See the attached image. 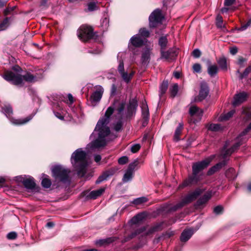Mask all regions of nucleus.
Here are the masks:
<instances>
[{"label":"nucleus","mask_w":251,"mask_h":251,"mask_svg":"<svg viewBox=\"0 0 251 251\" xmlns=\"http://www.w3.org/2000/svg\"><path fill=\"white\" fill-rule=\"evenodd\" d=\"M114 109L115 108L113 106L108 107L104 116L98 121L94 131L90 136V138L93 139V140L88 145L91 150L102 148L106 145V137L110 133V128L108 126V125Z\"/></svg>","instance_id":"nucleus-1"},{"label":"nucleus","mask_w":251,"mask_h":251,"mask_svg":"<svg viewBox=\"0 0 251 251\" xmlns=\"http://www.w3.org/2000/svg\"><path fill=\"white\" fill-rule=\"evenodd\" d=\"M210 162V159L206 158L193 163L192 167V174L188 176L187 178L185 179L183 183L179 185V187L183 188L197 185L202 179V171L209 166Z\"/></svg>","instance_id":"nucleus-2"},{"label":"nucleus","mask_w":251,"mask_h":251,"mask_svg":"<svg viewBox=\"0 0 251 251\" xmlns=\"http://www.w3.org/2000/svg\"><path fill=\"white\" fill-rule=\"evenodd\" d=\"M86 156V152L81 148L76 150L71 156V163L77 171V175L81 177L84 176L86 172L88 165Z\"/></svg>","instance_id":"nucleus-3"},{"label":"nucleus","mask_w":251,"mask_h":251,"mask_svg":"<svg viewBox=\"0 0 251 251\" xmlns=\"http://www.w3.org/2000/svg\"><path fill=\"white\" fill-rule=\"evenodd\" d=\"M3 77L6 81L11 82L12 84L19 86H22L24 84L23 80L29 83H33L38 80L36 76L30 73H26L25 75L15 74L10 71L5 72Z\"/></svg>","instance_id":"nucleus-4"},{"label":"nucleus","mask_w":251,"mask_h":251,"mask_svg":"<svg viewBox=\"0 0 251 251\" xmlns=\"http://www.w3.org/2000/svg\"><path fill=\"white\" fill-rule=\"evenodd\" d=\"M70 170L61 165H56L52 169V176L56 181L58 180L64 184H70Z\"/></svg>","instance_id":"nucleus-5"},{"label":"nucleus","mask_w":251,"mask_h":251,"mask_svg":"<svg viewBox=\"0 0 251 251\" xmlns=\"http://www.w3.org/2000/svg\"><path fill=\"white\" fill-rule=\"evenodd\" d=\"M78 37L83 42H88L90 40L95 41L98 39V35L94 32L93 28L88 25H83L80 27Z\"/></svg>","instance_id":"nucleus-6"},{"label":"nucleus","mask_w":251,"mask_h":251,"mask_svg":"<svg viewBox=\"0 0 251 251\" xmlns=\"http://www.w3.org/2000/svg\"><path fill=\"white\" fill-rule=\"evenodd\" d=\"M1 112L10 120L11 122L15 125H21L26 124L31 120L33 115H30L24 119H15L11 116L13 114V109L10 105H5L2 107Z\"/></svg>","instance_id":"nucleus-7"},{"label":"nucleus","mask_w":251,"mask_h":251,"mask_svg":"<svg viewBox=\"0 0 251 251\" xmlns=\"http://www.w3.org/2000/svg\"><path fill=\"white\" fill-rule=\"evenodd\" d=\"M164 19L161 10L159 9L154 10L150 15L149 18V26L150 28H154L159 25L161 24Z\"/></svg>","instance_id":"nucleus-8"},{"label":"nucleus","mask_w":251,"mask_h":251,"mask_svg":"<svg viewBox=\"0 0 251 251\" xmlns=\"http://www.w3.org/2000/svg\"><path fill=\"white\" fill-rule=\"evenodd\" d=\"M239 136L236 138V142L233 145V146L229 149H226V146L225 145L222 151V156L223 159H226L232 153L237 151L239 147L243 144L242 141V137H240L239 139Z\"/></svg>","instance_id":"nucleus-9"},{"label":"nucleus","mask_w":251,"mask_h":251,"mask_svg":"<svg viewBox=\"0 0 251 251\" xmlns=\"http://www.w3.org/2000/svg\"><path fill=\"white\" fill-rule=\"evenodd\" d=\"M137 107L138 101L135 98L129 100L126 112V117L127 119L130 118L135 115Z\"/></svg>","instance_id":"nucleus-10"},{"label":"nucleus","mask_w":251,"mask_h":251,"mask_svg":"<svg viewBox=\"0 0 251 251\" xmlns=\"http://www.w3.org/2000/svg\"><path fill=\"white\" fill-rule=\"evenodd\" d=\"M178 53V50L175 48H170L167 51H165V50H160V59L172 60L177 56Z\"/></svg>","instance_id":"nucleus-11"},{"label":"nucleus","mask_w":251,"mask_h":251,"mask_svg":"<svg viewBox=\"0 0 251 251\" xmlns=\"http://www.w3.org/2000/svg\"><path fill=\"white\" fill-rule=\"evenodd\" d=\"M204 190L200 188H196L194 191L186 195L183 199L186 204H189L196 200L203 192Z\"/></svg>","instance_id":"nucleus-12"},{"label":"nucleus","mask_w":251,"mask_h":251,"mask_svg":"<svg viewBox=\"0 0 251 251\" xmlns=\"http://www.w3.org/2000/svg\"><path fill=\"white\" fill-rule=\"evenodd\" d=\"M212 197L211 192L208 191L200 198L195 204L196 208H201Z\"/></svg>","instance_id":"nucleus-13"},{"label":"nucleus","mask_w":251,"mask_h":251,"mask_svg":"<svg viewBox=\"0 0 251 251\" xmlns=\"http://www.w3.org/2000/svg\"><path fill=\"white\" fill-rule=\"evenodd\" d=\"M20 181L26 189L31 190H35L36 189V185L33 177L29 176L27 178L20 177Z\"/></svg>","instance_id":"nucleus-14"},{"label":"nucleus","mask_w":251,"mask_h":251,"mask_svg":"<svg viewBox=\"0 0 251 251\" xmlns=\"http://www.w3.org/2000/svg\"><path fill=\"white\" fill-rule=\"evenodd\" d=\"M103 93V88L100 86L97 90L94 92L90 97V101L93 105L99 102L101 100Z\"/></svg>","instance_id":"nucleus-15"},{"label":"nucleus","mask_w":251,"mask_h":251,"mask_svg":"<svg viewBox=\"0 0 251 251\" xmlns=\"http://www.w3.org/2000/svg\"><path fill=\"white\" fill-rule=\"evenodd\" d=\"M248 94L245 92H240L234 96L232 104L234 106H237L245 102L248 98Z\"/></svg>","instance_id":"nucleus-16"},{"label":"nucleus","mask_w":251,"mask_h":251,"mask_svg":"<svg viewBox=\"0 0 251 251\" xmlns=\"http://www.w3.org/2000/svg\"><path fill=\"white\" fill-rule=\"evenodd\" d=\"M209 92V89L207 83L205 82L201 83L197 100L201 101L204 100L208 96Z\"/></svg>","instance_id":"nucleus-17"},{"label":"nucleus","mask_w":251,"mask_h":251,"mask_svg":"<svg viewBox=\"0 0 251 251\" xmlns=\"http://www.w3.org/2000/svg\"><path fill=\"white\" fill-rule=\"evenodd\" d=\"M163 225V222L156 224L151 226L150 228H149L148 230H146L145 232H144L142 234V236L146 237L153 234L155 232L161 230L162 229Z\"/></svg>","instance_id":"nucleus-18"},{"label":"nucleus","mask_w":251,"mask_h":251,"mask_svg":"<svg viewBox=\"0 0 251 251\" xmlns=\"http://www.w3.org/2000/svg\"><path fill=\"white\" fill-rule=\"evenodd\" d=\"M115 172L114 169H111L109 170L106 171L103 173L100 176L97 180L96 181V184H98L102 182V181L107 180V179L112 176H113Z\"/></svg>","instance_id":"nucleus-19"},{"label":"nucleus","mask_w":251,"mask_h":251,"mask_svg":"<svg viewBox=\"0 0 251 251\" xmlns=\"http://www.w3.org/2000/svg\"><path fill=\"white\" fill-rule=\"evenodd\" d=\"M206 65L207 66V72L211 77L214 76L218 73V68L216 65H211V62L209 59L206 60Z\"/></svg>","instance_id":"nucleus-20"},{"label":"nucleus","mask_w":251,"mask_h":251,"mask_svg":"<svg viewBox=\"0 0 251 251\" xmlns=\"http://www.w3.org/2000/svg\"><path fill=\"white\" fill-rule=\"evenodd\" d=\"M130 43L135 47L139 48L144 45V41L138 35H134L130 40Z\"/></svg>","instance_id":"nucleus-21"},{"label":"nucleus","mask_w":251,"mask_h":251,"mask_svg":"<svg viewBox=\"0 0 251 251\" xmlns=\"http://www.w3.org/2000/svg\"><path fill=\"white\" fill-rule=\"evenodd\" d=\"M193 234L194 231L192 229H185L181 234L180 240L182 242H186L189 240Z\"/></svg>","instance_id":"nucleus-22"},{"label":"nucleus","mask_w":251,"mask_h":251,"mask_svg":"<svg viewBox=\"0 0 251 251\" xmlns=\"http://www.w3.org/2000/svg\"><path fill=\"white\" fill-rule=\"evenodd\" d=\"M151 59V51L149 49L146 50L142 54L141 62L142 64L147 65Z\"/></svg>","instance_id":"nucleus-23"},{"label":"nucleus","mask_w":251,"mask_h":251,"mask_svg":"<svg viewBox=\"0 0 251 251\" xmlns=\"http://www.w3.org/2000/svg\"><path fill=\"white\" fill-rule=\"evenodd\" d=\"M105 191L104 188H100L99 189L92 191L88 196V197L91 199H96L100 196Z\"/></svg>","instance_id":"nucleus-24"},{"label":"nucleus","mask_w":251,"mask_h":251,"mask_svg":"<svg viewBox=\"0 0 251 251\" xmlns=\"http://www.w3.org/2000/svg\"><path fill=\"white\" fill-rule=\"evenodd\" d=\"M189 112L191 116L196 115L198 117H201L203 110L196 106H192L190 107Z\"/></svg>","instance_id":"nucleus-25"},{"label":"nucleus","mask_w":251,"mask_h":251,"mask_svg":"<svg viewBox=\"0 0 251 251\" xmlns=\"http://www.w3.org/2000/svg\"><path fill=\"white\" fill-rule=\"evenodd\" d=\"M117 239L116 237H111L105 239H100L96 241V244L100 246L108 245L115 241Z\"/></svg>","instance_id":"nucleus-26"},{"label":"nucleus","mask_w":251,"mask_h":251,"mask_svg":"<svg viewBox=\"0 0 251 251\" xmlns=\"http://www.w3.org/2000/svg\"><path fill=\"white\" fill-rule=\"evenodd\" d=\"M147 226H143L141 227L140 228H137L134 231L131 233L130 234L127 236L130 239H132L135 237L136 236L140 235L147 230Z\"/></svg>","instance_id":"nucleus-27"},{"label":"nucleus","mask_w":251,"mask_h":251,"mask_svg":"<svg viewBox=\"0 0 251 251\" xmlns=\"http://www.w3.org/2000/svg\"><path fill=\"white\" fill-rule=\"evenodd\" d=\"M118 104L119 105L116 107V110L118 112V114H121L125 109L126 102L125 101L120 102L118 100H115L113 101V104L115 106L114 108L116 107V105Z\"/></svg>","instance_id":"nucleus-28"},{"label":"nucleus","mask_w":251,"mask_h":251,"mask_svg":"<svg viewBox=\"0 0 251 251\" xmlns=\"http://www.w3.org/2000/svg\"><path fill=\"white\" fill-rule=\"evenodd\" d=\"M183 128V125L181 123H179L177 127H176L174 136V140L175 142H178L180 140L179 136L181 134L182 129Z\"/></svg>","instance_id":"nucleus-29"},{"label":"nucleus","mask_w":251,"mask_h":251,"mask_svg":"<svg viewBox=\"0 0 251 251\" xmlns=\"http://www.w3.org/2000/svg\"><path fill=\"white\" fill-rule=\"evenodd\" d=\"M251 72V65H249L243 73H240L239 70L236 71V73L239 74V79L242 80L243 79L246 78L249 74Z\"/></svg>","instance_id":"nucleus-30"},{"label":"nucleus","mask_w":251,"mask_h":251,"mask_svg":"<svg viewBox=\"0 0 251 251\" xmlns=\"http://www.w3.org/2000/svg\"><path fill=\"white\" fill-rule=\"evenodd\" d=\"M134 174L130 170L126 169L122 179L123 182L126 183L131 181L133 177Z\"/></svg>","instance_id":"nucleus-31"},{"label":"nucleus","mask_w":251,"mask_h":251,"mask_svg":"<svg viewBox=\"0 0 251 251\" xmlns=\"http://www.w3.org/2000/svg\"><path fill=\"white\" fill-rule=\"evenodd\" d=\"M226 176L229 180H234L237 177V175L236 174L235 169L230 168L226 171Z\"/></svg>","instance_id":"nucleus-32"},{"label":"nucleus","mask_w":251,"mask_h":251,"mask_svg":"<svg viewBox=\"0 0 251 251\" xmlns=\"http://www.w3.org/2000/svg\"><path fill=\"white\" fill-rule=\"evenodd\" d=\"M168 87V82L167 80H163L159 87V97H162L166 92Z\"/></svg>","instance_id":"nucleus-33"},{"label":"nucleus","mask_w":251,"mask_h":251,"mask_svg":"<svg viewBox=\"0 0 251 251\" xmlns=\"http://www.w3.org/2000/svg\"><path fill=\"white\" fill-rule=\"evenodd\" d=\"M168 43L167 36H161L159 38L158 44L160 47V50H165Z\"/></svg>","instance_id":"nucleus-34"},{"label":"nucleus","mask_w":251,"mask_h":251,"mask_svg":"<svg viewBox=\"0 0 251 251\" xmlns=\"http://www.w3.org/2000/svg\"><path fill=\"white\" fill-rule=\"evenodd\" d=\"M43 177H44L42 181H41V184L42 186L45 188H49L51 185V182L50 179L48 178H47L46 177L48 176L47 175L43 174H42Z\"/></svg>","instance_id":"nucleus-35"},{"label":"nucleus","mask_w":251,"mask_h":251,"mask_svg":"<svg viewBox=\"0 0 251 251\" xmlns=\"http://www.w3.org/2000/svg\"><path fill=\"white\" fill-rule=\"evenodd\" d=\"M145 218V215L143 213H139L134 216L131 220V222L133 224H137L142 221Z\"/></svg>","instance_id":"nucleus-36"},{"label":"nucleus","mask_w":251,"mask_h":251,"mask_svg":"<svg viewBox=\"0 0 251 251\" xmlns=\"http://www.w3.org/2000/svg\"><path fill=\"white\" fill-rule=\"evenodd\" d=\"M139 164V159L138 158L135 159L133 162H131L127 167L128 170L134 173V171Z\"/></svg>","instance_id":"nucleus-37"},{"label":"nucleus","mask_w":251,"mask_h":251,"mask_svg":"<svg viewBox=\"0 0 251 251\" xmlns=\"http://www.w3.org/2000/svg\"><path fill=\"white\" fill-rule=\"evenodd\" d=\"M169 91L170 92L171 96L172 98L175 97L178 91V85L177 83L174 84L170 87Z\"/></svg>","instance_id":"nucleus-38"},{"label":"nucleus","mask_w":251,"mask_h":251,"mask_svg":"<svg viewBox=\"0 0 251 251\" xmlns=\"http://www.w3.org/2000/svg\"><path fill=\"white\" fill-rule=\"evenodd\" d=\"M142 116L143 119H147L149 120V111L148 105L147 103L143 105L142 107Z\"/></svg>","instance_id":"nucleus-39"},{"label":"nucleus","mask_w":251,"mask_h":251,"mask_svg":"<svg viewBox=\"0 0 251 251\" xmlns=\"http://www.w3.org/2000/svg\"><path fill=\"white\" fill-rule=\"evenodd\" d=\"M220 68L223 70H227V62L226 59L225 57H222L219 58L217 61Z\"/></svg>","instance_id":"nucleus-40"},{"label":"nucleus","mask_w":251,"mask_h":251,"mask_svg":"<svg viewBox=\"0 0 251 251\" xmlns=\"http://www.w3.org/2000/svg\"><path fill=\"white\" fill-rule=\"evenodd\" d=\"M207 128L209 130L212 131H219L223 130L221 125L218 124H211L208 126Z\"/></svg>","instance_id":"nucleus-41"},{"label":"nucleus","mask_w":251,"mask_h":251,"mask_svg":"<svg viewBox=\"0 0 251 251\" xmlns=\"http://www.w3.org/2000/svg\"><path fill=\"white\" fill-rule=\"evenodd\" d=\"M11 18L6 17L0 23V31H2L6 29L9 25V20Z\"/></svg>","instance_id":"nucleus-42"},{"label":"nucleus","mask_w":251,"mask_h":251,"mask_svg":"<svg viewBox=\"0 0 251 251\" xmlns=\"http://www.w3.org/2000/svg\"><path fill=\"white\" fill-rule=\"evenodd\" d=\"M185 205H186V204L185 203V202L182 199L180 202H179L177 203V204H176V205L172 206L170 208L169 210L171 211H176L178 209L181 208Z\"/></svg>","instance_id":"nucleus-43"},{"label":"nucleus","mask_w":251,"mask_h":251,"mask_svg":"<svg viewBox=\"0 0 251 251\" xmlns=\"http://www.w3.org/2000/svg\"><path fill=\"white\" fill-rule=\"evenodd\" d=\"M148 201V199L145 197H142L136 198L132 201L133 204L135 205H139Z\"/></svg>","instance_id":"nucleus-44"},{"label":"nucleus","mask_w":251,"mask_h":251,"mask_svg":"<svg viewBox=\"0 0 251 251\" xmlns=\"http://www.w3.org/2000/svg\"><path fill=\"white\" fill-rule=\"evenodd\" d=\"M216 25L218 28H222L225 27L223 25V17L220 14L217 15L216 18Z\"/></svg>","instance_id":"nucleus-45"},{"label":"nucleus","mask_w":251,"mask_h":251,"mask_svg":"<svg viewBox=\"0 0 251 251\" xmlns=\"http://www.w3.org/2000/svg\"><path fill=\"white\" fill-rule=\"evenodd\" d=\"M120 75L123 79V80L126 82V83H128L133 75V73H131L129 74H128L127 72H125V71L120 73Z\"/></svg>","instance_id":"nucleus-46"},{"label":"nucleus","mask_w":251,"mask_h":251,"mask_svg":"<svg viewBox=\"0 0 251 251\" xmlns=\"http://www.w3.org/2000/svg\"><path fill=\"white\" fill-rule=\"evenodd\" d=\"M235 113V110L233 109L230 110V111L228 112L227 113L224 114L223 116H221V120H228L231 117H232V116L234 115V114Z\"/></svg>","instance_id":"nucleus-47"},{"label":"nucleus","mask_w":251,"mask_h":251,"mask_svg":"<svg viewBox=\"0 0 251 251\" xmlns=\"http://www.w3.org/2000/svg\"><path fill=\"white\" fill-rule=\"evenodd\" d=\"M109 19L105 17L101 20L100 26L103 30H105L109 26Z\"/></svg>","instance_id":"nucleus-48"},{"label":"nucleus","mask_w":251,"mask_h":251,"mask_svg":"<svg viewBox=\"0 0 251 251\" xmlns=\"http://www.w3.org/2000/svg\"><path fill=\"white\" fill-rule=\"evenodd\" d=\"M218 166H220V164H216L215 165L212 166L211 167L208 171L207 173V175L208 176H211L213 175L215 173L217 172L218 170H219L220 169L218 167Z\"/></svg>","instance_id":"nucleus-49"},{"label":"nucleus","mask_w":251,"mask_h":251,"mask_svg":"<svg viewBox=\"0 0 251 251\" xmlns=\"http://www.w3.org/2000/svg\"><path fill=\"white\" fill-rule=\"evenodd\" d=\"M98 6L95 2H90L88 3V10L89 11H94L98 9Z\"/></svg>","instance_id":"nucleus-50"},{"label":"nucleus","mask_w":251,"mask_h":251,"mask_svg":"<svg viewBox=\"0 0 251 251\" xmlns=\"http://www.w3.org/2000/svg\"><path fill=\"white\" fill-rule=\"evenodd\" d=\"M224 207L223 206L219 205L215 207L213 209V212L216 215H221L223 213Z\"/></svg>","instance_id":"nucleus-51"},{"label":"nucleus","mask_w":251,"mask_h":251,"mask_svg":"<svg viewBox=\"0 0 251 251\" xmlns=\"http://www.w3.org/2000/svg\"><path fill=\"white\" fill-rule=\"evenodd\" d=\"M251 26V18L249 19L246 23L242 25L241 27L238 29L239 30L244 31L247 29L249 27Z\"/></svg>","instance_id":"nucleus-52"},{"label":"nucleus","mask_w":251,"mask_h":251,"mask_svg":"<svg viewBox=\"0 0 251 251\" xmlns=\"http://www.w3.org/2000/svg\"><path fill=\"white\" fill-rule=\"evenodd\" d=\"M139 33L142 36L148 37L150 36V33L146 28H141L139 30Z\"/></svg>","instance_id":"nucleus-53"},{"label":"nucleus","mask_w":251,"mask_h":251,"mask_svg":"<svg viewBox=\"0 0 251 251\" xmlns=\"http://www.w3.org/2000/svg\"><path fill=\"white\" fill-rule=\"evenodd\" d=\"M193 72L194 73H200L201 72V67L200 64L195 63L192 67Z\"/></svg>","instance_id":"nucleus-54"},{"label":"nucleus","mask_w":251,"mask_h":251,"mask_svg":"<svg viewBox=\"0 0 251 251\" xmlns=\"http://www.w3.org/2000/svg\"><path fill=\"white\" fill-rule=\"evenodd\" d=\"M128 158L126 156H123L121 157L118 159V163L120 165H124L127 163Z\"/></svg>","instance_id":"nucleus-55"},{"label":"nucleus","mask_w":251,"mask_h":251,"mask_svg":"<svg viewBox=\"0 0 251 251\" xmlns=\"http://www.w3.org/2000/svg\"><path fill=\"white\" fill-rule=\"evenodd\" d=\"M141 148V146L139 144L132 145L131 147V151L133 153L137 152Z\"/></svg>","instance_id":"nucleus-56"},{"label":"nucleus","mask_w":251,"mask_h":251,"mask_svg":"<svg viewBox=\"0 0 251 251\" xmlns=\"http://www.w3.org/2000/svg\"><path fill=\"white\" fill-rule=\"evenodd\" d=\"M17 237V234L16 232L12 231L8 233L7 235V238L10 240H14Z\"/></svg>","instance_id":"nucleus-57"},{"label":"nucleus","mask_w":251,"mask_h":251,"mask_svg":"<svg viewBox=\"0 0 251 251\" xmlns=\"http://www.w3.org/2000/svg\"><path fill=\"white\" fill-rule=\"evenodd\" d=\"M123 124L121 121H118L114 126V129L116 131H119L122 129Z\"/></svg>","instance_id":"nucleus-58"},{"label":"nucleus","mask_w":251,"mask_h":251,"mask_svg":"<svg viewBox=\"0 0 251 251\" xmlns=\"http://www.w3.org/2000/svg\"><path fill=\"white\" fill-rule=\"evenodd\" d=\"M192 55L195 58H199L201 55V52L198 49H195L192 52Z\"/></svg>","instance_id":"nucleus-59"},{"label":"nucleus","mask_w":251,"mask_h":251,"mask_svg":"<svg viewBox=\"0 0 251 251\" xmlns=\"http://www.w3.org/2000/svg\"><path fill=\"white\" fill-rule=\"evenodd\" d=\"M118 71L119 73L120 74L125 71L124 70V64L123 60H120L119 61V64L118 68Z\"/></svg>","instance_id":"nucleus-60"},{"label":"nucleus","mask_w":251,"mask_h":251,"mask_svg":"<svg viewBox=\"0 0 251 251\" xmlns=\"http://www.w3.org/2000/svg\"><path fill=\"white\" fill-rule=\"evenodd\" d=\"M15 8V6L8 7L4 10V15L6 16L10 13L11 12L13 11Z\"/></svg>","instance_id":"nucleus-61"},{"label":"nucleus","mask_w":251,"mask_h":251,"mask_svg":"<svg viewBox=\"0 0 251 251\" xmlns=\"http://www.w3.org/2000/svg\"><path fill=\"white\" fill-rule=\"evenodd\" d=\"M246 61V59L241 57L238 59L237 64L240 66V67H244V63Z\"/></svg>","instance_id":"nucleus-62"},{"label":"nucleus","mask_w":251,"mask_h":251,"mask_svg":"<svg viewBox=\"0 0 251 251\" xmlns=\"http://www.w3.org/2000/svg\"><path fill=\"white\" fill-rule=\"evenodd\" d=\"M117 92V86L115 84H112L111 88V95H115Z\"/></svg>","instance_id":"nucleus-63"},{"label":"nucleus","mask_w":251,"mask_h":251,"mask_svg":"<svg viewBox=\"0 0 251 251\" xmlns=\"http://www.w3.org/2000/svg\"><path fill=\"white\" fill-rule=\"evenodd\" d=\"M235 1V0H225L224 5L225 6H230L233 4Z\"/></svg>","instance_id":"nucleus-64"}]
</instances>
